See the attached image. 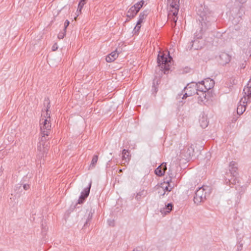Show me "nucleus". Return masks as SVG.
<instances>
[{
	"label": "nucleus",
	"instance_id": "nucleus-16",
	"mask_svg": "<svg viewBox=\"0 0 251 251\" xmlns=\"http://www.w3.org/2000/svg\"><path fill=\"white\" fill-rule=\"evenodd\" d=\"M173 207V205L171 203H168L167 205H165V207L162 208L161 210V212L162 214H164L165 215L167 214L168 213H170L171 210H172Z\"/></svg>",
	"mask_w": 251,
	"mask_h": 251
},
{
	"label": "nucleus",
	"instance_id": "nucleus-7",
	"mask_svg": "<svg viewBox=\"0 0 251 251\" xmlns=\"http://www.w3.org/2000/svg\"><path fill=\"white\" fill-rule=\"evenodd\" d=\"M179 0H167L168 6L170 7V12H173V16L177 15L179 9Z\"/></svg>",
	"mask_w": 251,
	"mask_h": 251
},
{
	"label": "nucleus",
	"instance_id": "nucleus-38",
	"mask_svg": "<svg viewBox=\"0 0 251 251\" xmlns=\"http://www.w3.org/2000/svg\"><path fill=\"white\" fill-rule=\"evenodd\" d=\"M237 0L240 3H243L247 1V0Z\"/></svg>",
	"mask_w": 251,
	"mask_h": 251
},
{
	"label": "nucleus",
	"instance_id": "nucleus-27",
	"mask_svg": "<svg viewBox=\"0 0 251 251\" xmlns=\"http://www.w3.org/2000/svg\"><path fill=\"white\" fill-rule=\"evenodd\" d=\"M92 218V213L91 212V211H90L89 212V213L88 214V216H87V219H86V222L85 223V224L84 225V226H87V225L88 224H89L90 221H91Z\"/></svg>",
	"mask_w": 251,
	"mask_h": 251
},
{
	"label": "nucleus",
	"instance_id": "nucleus-9",
	"mask_svg": "<svg viewBox=\"0 0 251 251\" xmlns=\"http://www.w3.org/2000/svg\"><path fill=\"white\" fill-rule=\"evenodd\" d=\"M92 181H90L89 183V186L88 187L85 188L83 191L81 193V195L79 197V200L78 201V203L81 204L83 202L84 200L89 195L90 190L91 187Z\"/></svg>",
	"mask_w": 251,
	"mask_h": 251
},
{
	"label": "nucleus",
	"instance_id": "nucleus-39",
	"mask_svg": "<svg viewBox=\"0 0 251 251\" xmlns=\"http://www.w3.org/2000/svg\"><path fill=\"white\" fill-rule=\"evenodd\" d=\"M155 85V83H154V82H153V85H152V87H153V88H154L155 91V92H157L156 88L155 87V85Z\"/></svg>",
	"mask_w": 251,
	"mask_h": 251
},
{
	"label": "nucleus",
	"instance_id": "nucleus-22",
	"mask_svg": "<svg viewBox=\"0 0 251 251\" xmlns=\"http://www.w3.org/2000/svg\"><path fill=\"white\" fill-rule=\"evenodd\" d=\"M98 160V155H95L93 156L92 160L91 161V163L89 167V169H92L95 168L97 161Z\"/></svg>",
	"mask_w": 251,
	"mask_h": 251
},
{
	"label": "nucleus",
	"instance_id": "nucleus-21",
	"mask_svg": "<svg viewBox=\"0 0 251 251\" xmlns=\"http://www.w3.org/2000/svg\"><path fill=\"white\" fill-rule=\"evenodd\" d=\"M200 126L202 128L206 127L208 125V122L207 119L204 116H202L200 120Z\"/></svg>",
	"mask_w": 251,
	"mask_h": 251
},
{
	"label": "nucleus",
	"instance_id": "nucleus-32",
	"mask_svg": "<svg viewBox=\"0 0 251 251\" xmlns=\"http://www.w3.org/2000/svg\"><path fill=\"white\" fill-rule=\"evenodd\" d=\"M197 42V40H194V41H191V43L192 44V45H191V47L190 48V50L193 49H194V50H198V48L194 46V43H195V42Z\"/></svg>",
	"mask_w": 251,
	"mask_h": 251
},
{
	"label": "nucleus",
	"instance_id": "nucleus-20",
	"mask_svg": "<svg viewBox=\"0 0 251 251\" xmlns=\"http://www.w3.org/2000/svg\"><path fill=\"white\" fill-rule=\"evenodd\" d=\"M122 159L125 161V162H127L129 161L130 158L129 157V152L127 150L124 149L122 151Z\"/></svg>",
	"mask_w": 251,
	"mask_h": 251
},
{
	"label": "nucleus",
	"instance_id": "nucleus-26",
	"mask_svg": "<svg viewBox=\"0 0 251 251\" xmlns=\"http://www.w3.org/2000/svg\"><path fill=\"white\" fill-rule=\"evenodd\" d=\"M85 3V2L82 1L81 0L79 2L78 5V9H77V10L76 11V13L77 14V16H78L79 14H80L81 13V9L83 8V5H84Z\"/></svg>",
	"mask_w": 251,
	"mask_h": 251
},
{
	"label": "nucleus",
	"instance_id": "nucleus-19",
	"mask_svg": "<svg viewBox=\"0 0 251 251\" xmlns=\"http://www.w3.org/2000/svg\"><path fill=\"white\" fill-rule=\"evenodd\" d=\"M138 11L136 10V9H134L133 8V7L131 6L129 9L128 10L127 13V17L132 19L134 18L136 14L138 13Z\"/></svg>",
	"mask_w": 251,
	"mask_h": 251
},
{
	"label": "nucleus",
	"instance_id": "nucleus-44",
	"mask_svg": "<svg viewBox=\"0 0 251 251\" xmlns=\"http://www.w3.org/2000/svg\"><path fill=\"white\" fill-rule=\"evenodd\" d=\"M81 0V1H82L85 2V1L86 0Z\"/></svg>",
	"mask_w": 251,
	"mask_h": 251
},
{
	"label": "nucleus",
	"instance_id": "nucleus-10",
	"mask_svg": "<svg viewBox=\"0 0 251 251\" xmlns=\"http://www.w3.org/2000/svg\"><path fill=\"white\" fill-rule=\"evenodd\" d=\"M220 63L223 65L228 64L231 60V56L226 52H222L220 56Z\"/></svg>",
	"mask_w": 251,
	"mask_h": 251
},
{
	"label": "nucleus",
	"instance_id": "nucleus-5",
	"mask_svg": "<svg viewBox=\"0 0 251 251\" xmlns=\"http://www.w3.org/2000/svg\"><path fill=\"white\" fill-rule=\"evenodd\" d=\"M201 19L199 21L201 23V28L203 29H206L211 23L215 21V18L210 14H202L200 15Z\"/></svg>",
	"mask_w": 251,
	"mask_h": 251
},
{
	"label": "nucleus",
	"instance_id": "nucleus-28",
	"mask_svg": "<svg viewBox=\"0 0 251 251\" xmlns=\"http://www.w3.org/2000/svg\"><path fill=\"white\" fill-rule=\"evenodd\" d=\"M177 15L173 16V12H170L168 14V18L171 19L174 21L175 23H176L177 21V18L176 17Z\"/></svg>",
	"mask_w": 251,
	"mask_h": 251
},
{
	"label": "nucleus",
	"instance_id": "nucleus-8",
	"mask_svg": "<svg viewBox=\"0 0 251 251\" xmlns=\"http://www.w3.org/2000/svg\"><path fill=\"white\" fill-rule=\"evenodd\" d=\"M249 102H250V101L248 100L247 97H243L241 98L237 107V113L238 115H241L244 113V112H245L246 104Z\"/></svg>",
	"mask_w": 251,
	"mask_h": 251
},
{
	"label": "nucleus",
	"instance_id": "nucleus-45",
	"mask_svg": "<svg viewBox=\"0 0 251 251\" xmlns=\"http://www.w3.org/2000/svg\"><path fill=\"white\" fill-rule=\"evenodd\" d=\"M122 170L121 169V170H120V171H119V172H122Z\"/></svg>",
	"mask_w": 251,
	"mask_h": 251
},
{
	"label": "nucleus",
	"instance_id": "nucleus-25",
	"mask_svg": "<svg viewBox=\"0 0 251 251\" xmlns=\"http://www.w3.org/2000/svg\"><path fill=\"white\" fill-rule=\"evenodd\" d=\"M147 192L145 190H142L137 194L135 198L137 200H139L142 197H144L146 196Z\"/></svg>",
	"mask_w": 251,
	"mask_h": 251
},
{
	"label": "nucleus",
	"instance_id": "nucleus-33",
	"mask_svg": "<svg viewBox=\"0 0 251 251\" xmlns=\"http://www.w3.org/2000/svg\"><path fill=\"white\" fill-rule=\"evenodd\" d=\"M69 24H70L69 21L68 20H66L64 23V31H66V29L67 27L68 26V25H69Z\"/></svg>",
	"mask_w": 251,
	"mask_h": 251
},
{
	"label": "nucleus",
	"instance_id": "nucleus-36",
	"mask_svg": "<svg viewBox=\"0 0 251 251\" xmlns=\"http://www.w3.org/2000/svg\"><path fill=\"white\" fill-rule=\"evenodd\" d=\"M23 188L25 190H27L30 188V186L29 184H25L23 185Z\"/></svg>",
	"mask_w": 251,
	"mask_h": 251
},
{
	"label": "nucleus",
	"instance_id": "nucleus-3",
	"mask_svg": "<svg viewBox=\"0 0 251 251\" xmlns=\"http://www.w3.org/2000/svg\"><path fill=\"white\" fill-rule=\"evenodd\" d=\"M40 129L42 134L41 142H44L47 140L45 136H48L51 130V124L50 120L45 119L42 123L40 124Z\"/></svg>",
	"mask_w": 251,
	"mask_h": 251
},
{
	"label": "nucleus",
	"instance_id": "nucleus-6",
	"mask_svg": "<svg viewBox=\"0 0 251 251\" xmlns=\"http://www.w3.org/2000/svg\"><path fill=\"white\" fill-rule=\"evenodd\" d=\"M197 84L196 82H192L187 84L184 88L185 93L183 95L182 99H186L188 97L192 96L195 94H197Z\"/></svg>",
	"mask_w": 251,
	"mask_h": 251
},
{
	"label": "nucleus",
	"instance_id": "nucleus-41",
	"mask_svg": "<svg viewBox=\"0 0 251 251\" xmlns=\"http://www.w3.org/2000/svg\"><path fill=\"white\" fill-rule=\"evenodd\" d=\"M109 225L111 226H114V224L112 222H111L110 223H109Z\"/></svg>",
	"mask_w": 251,
	"mask_h": 251
},
{
	"label": "nucleus",
	"instance_id": "nucleus-13",
	"mask_svg": "<svg viewBox=\"0 0 251 251\" xmlns=\"http://www.w3.org/2000/svg\"><path fill=\"white\" fill-rule=\"evenodd\" d=\"M166 170V163H163L155 170V174L159 176H163Z\"/></svg>",
	"mask_w": 251,
	"mask_h": 251
},
{
	"label": "nucleus",
	"instance_id": "nucleus-12",
	"mask_svg": "<svg viewBox=\"0 0 251 251\" xmlns=\"http://www.w3.org/2000/svg\"><path fill=\"white\" fill-rule=\"evenodd\" d=\"M243 97H246L250 101L251 99V81H249L243 89Z\"/></svg>",
	"mask_w": 251,
	"mask_h": 251
},
{
	"label": "nucleus",
	"instance_id": "nucleus-42",
	"mask_svg": "<svg viewBox=\"0 0 251 251\" xmlns=\"http://www.w3.org/2000/svg\"><path fill=\"white\" fill-rule=\"evenodd\" d=\"M38 149L39 150L41 151V146H40V145L38 146Z\"/></svg>",
	"mask_w": 251,
	"mask_h": 251
},
{
	"label": "nucleus",
	"instance_id": "nucleus-2",
	"mask_svg": "<svg viewBox=\"0 0 251 251\" xmlns=\"http://www.w3.org/2000/svg\"><path fill=\"white\" fill-rule=\"evenodd\" d=\"M229 174L231 178H229L228 174L226 175L227 177H226V183L229 185L230 184H235L237 182L238 176L237 163L236 162L231 161L229 163Z\"/></svg>",
	"mask_w": 251,
	"mask_h": 251
},
{
	"label": "nucleus",
	"instance_id": "nucleus-23",
	"mask_svg": "<svg viewBox=\"0 0 251 251\" xmlns=\"http://www.w3.org/2000/svg\"><path fill=\"white\" fill-rule=\"evenodd\" d=\"M144 1L143 0H141L137 3H136L133 6H132L133 8L134 9H136L137 11H139L140 9L143 6L144 4Z\"/></svg>",
	"mask_w": 251,
	"mask_h": 251
},
{
	"label": "nucleus",
	"instance_id": "nucleus-15",
	"mask_svg": "<svg viewBox=\"0 0 251 251\" xmlns=\"http://www.w3.org/2000/svg\"><path fill=\"white\" fill-rule=\"evenodd\" d=\"M118 56V53L117 50H115L111 52L109 54L106 56L105 60L107 62H111L114 61Z\"/></svg>",
	"mask_w": 251,
	"mask_h": 251
},
{
	"label": "nucleus",
	"instance_id": "nucleus-37",
	"mask_svg": "<svg viewBox=\"0 0 251 251\" xmlns=\"http://www.w3.org/2000/svg\"><path fill=\"white\" fill-rule=\"evenodd\" d=\"M58 47H57V45L56 44H54L52 47V50L53 51H55L57 49Z\"/></svg>",
	"mask_w": 251,
	"mask_h": 251
},
{
	"label": "nucleus",
	"instance_id": "nucleus-24",
	"mask_svg": "<svg viewBox=\"0 0 251 251\" xmlns=\"http://www.w3.org/2000/svg\"><path fill=\"white\" fill-rule=\"evenodd\" d=\"M194 152V149L192 147V146H190L187 148V152H186V154L185 156L187 157H190L192 155H193V153Z\"/></svg>",
	"mask_w": 251,
	"mask_h": 251
},
{
	"label": "nucleus",
	"instance_id": "nucleus-1",
	"mask_svg": "<svg viewBox=\"0 0 251 251\" xmlns=\"http://www.w3.org/2000/svg\"><path fill=\"white\" fill-rule=\"evenodd\" d=\"M172 57L170 55L169 52L167 55L164 52L159 51L157 56V64L160 69L164 72V74H166L170 69L171 65Z\"/></svg>",
	"mask_w": 251,
	"mask_h": 251
},
{
	"label": "nucleus",
	"instance_id": "nucleus-34",
	"mask_svg": "<svg viewBox=\"0 0 251 251\" xmlns=\"http://www.w3.org/2000/svg\"><path fill=\"white\" fill-rule=\"evenodd\" d=\"M65 34H66V31H64V32H63V33H60L58 35V37L59 39H62L64 38V36L65 35Z\"/></svg>",
	"mask_w": 251,
	"mask_h": 251
},
{
	"label": "nucleus",
	"instance_id": "nucleus-11",
	"mask_svg": "<svg viewBox=\"0 0 251 251\" xmlns=\"http://www.w3.org/2000/svg\"><path fill=\"white\" fill-rule=\"evenodd\" d=\"M208 92H201L197 93L198 96V102L200 104L204 103L208 99L207 98Z\"/></svg>",
	"mask_w": 251,
	"mask_h": 251
},
{
	"label": "nucleus",
	"instance_id": "nucleus-43",
	"mask_svg": "<svg viewBox=\"0 0 251 251\" xmlns=\"http://www.w3.org/2000/svg\"><path fill=\"white\" fill-rule=\"evenodd\" d=\"M251 52V47H250L249 49V52H248L249 54H250Z\"/></svg>",
	"mask_w": 251,
	"mask_h": 251
},
{
	"label": "nucleus",
	"instance_id": "nucleus-30",
	"mask_svg": "<svg viewBox=\"0 0 251 251\" xmlns=\"http://www.w3.org/2000/svg\"><path fill=\"white\" fill-rule=\"evenodd\" d=\"M140 25H138V22L137 23V24L134 28V31L135 32V33L139 31V30H140V29L141 28Z\"/></svg>",
	"mask_w": 251,
	"mask_h": 251
},
{
	"label": "nucleus",
	"instance_id": "nucleus-35",
	"mask_svg": "<svg viewBox=\"0 0 251 251\" xmlns=\"http://www.w3.org/2000/svg\"><path fill=\"white\" fill-rule=\"evenodd\" d=\"M45 101H47V109L49 110L50 107V100H49V99L45 100Z\"/></svg>",
	"mask_w": 251,
	"mask_h": 251
},
{
	"label": "nucleus",
	"instance_id": "nucleus-31",
	"mask_svg": "<svg viewBox=\"0 0 251 251\" xmlns=\"http://www.w3.org/2000/svg\"><path fill=\"white\" fill-rule=\"evenodd\" d=\"M44 116L46 119L50 120V112H49V110H48V109H46V115H44Z\"/></svg>",
	"mask_w": 251,
	"mask_h": 251
},
{
	"label": "nucleus",
	"instance_id": "nucleus-17",
	"mask_svg": "<svg viewBox=\"0 0 251 251\" xmlns=\"http://www.w3.org/2000/svg\"><path fill=\"white\" fill-rule=\"evenodd\" d=\"M148 14V11L145 10L143 12H141L139 14V19L138 20V25H141L143 22V20L146 18Z\"/></svg>",
	"mask_w": 251,
	"mask_h": 251
},
{
	"label": "nucleus",
	"instance_id": "nucleus-18",
	"mask_svg": "<svg viewBox=\"0 0 251 251\" xmlns=\"http://www.w3.org/2000/svg\"><path fill=\"white\" fill-rule=\"evenodd\" d=\"M197 84V93L198 92H207V91H206L205 87L204 84L203 82H202V81L198 82L196 83Z\"/></svg>",
	"mask_w": 251,
	"mask_h": 251
},
{
	"label": "nucleus",
	"instance_id": "nucleus-29",
	"mask_svg": "<svg viewBox=\"0 0 251 251\" xmlns=\"http://www.w3.org/2000/svg\"><path fill=\"white\" fill-rule=\"evenodd\" d=\"M163 189H164L163 193L162 194H160V195L162 196H164L165 195V194L166 193V191L170 192L172 189V188L169 189V187L168 186H166L164 187H164H163Z\"/></svg>",
	"mask_w": 251,
	"mask_h": 251
},
{
	"label": "nucleus",
	"instance_id": "nucleus-14",
	"mask_svg": "<svg viewBox=\"0 0 251 251\" xmlns=\"http://www.w3.org/2000/svg\"><path fill=\"white\" fill-rule=\"evenodd\" d=\"M202 82L204 84L206 88L205 90L207 91V92L208 90L213 88L215 84L214 81L209 78L205 79L204 80H202Z\"/></svg>",
	"mask_w": 251,
	"mask_h": 251
},
{
	"label": "nucleus",
	"instance_id": "nucleus-4",
	"mask_svg": "<svg viewBox=\"0 0 251 251\" xmlns=\"http://www.w3.org/2000/svg\"><path fill=\"white\" fill-rule=\"evenodd\" d=\"M204 187H199L195 192L194 197V201L195 203L199 204L201 202L203 201L206 199V193Z\"/></svg>",
	"mask_w": 251,
	"mask_h": 251
},
{
	"label": "nucleus",
	"instance_id": "nucleus-40",
	"mask_svg": "<svg viewBox=\"0 0 251 251\" xmlns=\"http://www.w3.org/2000/svg\"><path fill=\"white\" fill-rule=\"evenodd\" d=\"M169 175L170 176V178H172L173 177V175L172 174V173H169Z\"/></svg>",
	"mask_w": 251,
	"mask_h": 251
}]
</instances>
